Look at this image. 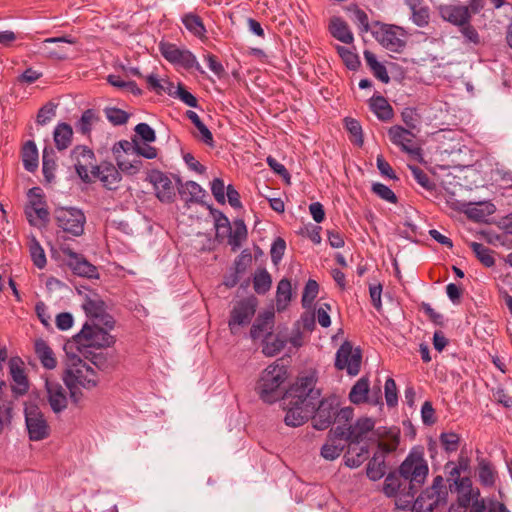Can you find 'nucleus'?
<instances>
[{
    "mask_svg": "<svg viewBox=\"0 0 512 512\" xmlns=\"http://www.w3.org/2000/svg\"><path fill=\"white\" fill-rule=\"evenodd\" d=\"M316 379L313 374L305 375L287 391L284 401L287 413L284 421L287 426L298 427L313 414L320 391L315 389Z\"/></svg>",
    "mask_w": 512,
    "mask_h": 512,
    "instance_id": "f257e3e1",
    "label": "nucleus"
},
{
    "mask_svg": "<svg viewBox=\"0 0 512 512\" xmlns=\"http://www.w3.org/2000/svg\"><path fill=\"white\" fill-rule=\"evenodd\" d=\"M63 379L75 403H78L81 397V393L77 391L78 388L90 389L98 383V376L94 368L80 357L69 354Z\"/></svg>",
    "mask_w": 512,
    "mask_h": 512,
    "instance_id": "f03ea898",
    "label": "nucleus"
},
{
    "mask_svg": "<svg viewBox=\"0 0 512 512\" xmlns=\"http://www.w3.org/2000/svg\"><path fill=\"white\" fill-rule=\"evenodd\" d=\"M427 461L420 453H411L403 461L399 467V473L404 480V484L408 487L409 500L406 503H411L418 490L424 484L428 475Z\"/></svg>",
    "mask_w": 512,
    "mask_h": 512,
    "instance_id": "7ed1b4c3",
    "label": "nucleus"
},
{
    "mask_svg": "<svg viewBox=\"0 0 512 512\" xmlns=\"http://www.w3.org/2000/svg\"><path fill=\"white\" fill-rule=\"evenodd\" d=\"M113 328H107L100 322H85L80 332L73 336L72 343L77 350L84 353L87 348H107L115 343V337L110 334Z\"/></svg>",
    "mask_w": 512,
    "mask_h": 512,
    "instance_id": "20e7f679",
    "label": "nucleus"
},
{
    "mask_svg": "<svg viewBox=\"0 0 512 512\" xmlns=\"http://www.w3.org/2000/svg\"><path fill=\"white\" fill-rule=\"evenodd\" d=\"M287 379V369L284 365L274 363L262 373L257 384L260 398L267 403H273L280 397V387Z\"/></svg>",
    "mask_w": 512,
    "mask_h": 512,
    "instance_id": "39448f33",
    "label": "nucleus"
},
{
    "mask_svg": "<svg viewBox=\"0 0 512 512\" xmlns=\"http://www.w3.org/2000/svg\"><path fill=\"white\" fill-rule=\"evenodd\" d=\"M448 490L442 476H436L432 486L423 491L413 502V512H440L447 503Z\"/></svg>",
    "mask_w": 512,
    "mask_h": 512,
    "instance_id": "423d86ee",
    "label": "nucleus"
},
{
    "mask_svg": "<svg viewBox=\"0 0 512 512\" xmlns=\"http://www.w3.org/2000/svg\"><path fill=\"white\" fill-rule=\"evenodd\" d=\"M56 224L64 232L80 236L84 232L86 217L82 210L74 207H59L54 211Z\"/></svg>",
    "mask_w": 512,
    "mask_h": 512,
    "instance_id": "0eeeda50",
    "label": "nucleus"
},
{
    "mask_svg": "<svg viewBox=\"0 0 512 512\" xmlns=\"http://www.w3.org/2000/svg\"><path fill=\"white\" fill-rule=\"evenodd\" d=\"M25 424L31 441H40L49 436L50 428L41 409L34 403H26Z\"/></svg>",
    "mask_w": 512,
    "mask_h": 512,
    "instance_id": "6e6552de",
    "label": "nucleus"
},
{
    "mask_svg": "<svg viewBox=\"0 0 512 512\" xmlns=\"http://www.w3.org/2000/svg\"><path fill=\"white\" fill-rule=\"evenodd\" d=\"M256 307L257 299L255 297L245 298L234 305L228 322L232 334H237L240 328L250 324L255 315Z\"/></svg>",
    "mask_w": 512,
    "mask_h": 512,
    "instance_id": "1a4fd4ad",
    "label": "nucleus"
},
{
    "mask_svg": "<svg viewBox=\"0 0 512 512\" xmlns=\"http://www.w3.org/2000/svg\"><path fill=\"white\" fill-rule=\"evenodd\" d=\"M390 141L400 149L417 159L421 157V148L417 145L416 134L400 125H394L388 129Z\"/></svg>",
    "mask_w": 512,
    "mask_h": 512,
    "instance_id": "9d476101",
    "label": "nucleus"
},
{
    "mask_svg": "<svg viewBox=\"0 0 512 512\" xmlns=\"http://www.w3.org/2000/svg\"><path fill=\"white\" fill-rule=\"evenodd\" d=\"M373 428L374 421L371 418L363 417L353 425H337L333 428V434L336 437H344L349 444H358Z\"/></svg>",
    "mask_w": 512,
    "mask_h": 512,
    "instance_id": "9b49d317",
    "label": "nucleus"
},
{
    "mask_svg": "<svg viewBox=\"0 0 512 512\" xmlns=\"http://www.w3.org/2000/svg\"><path fill=\"white\" fill-rule=\"evenodd\" d=\"M512 267V253H509L503 263H500L495 270V281L500 296L504 299L505 305L512 313V277L510 268Z\"/></svg>",
    "mask_w": 512,
    "mask_h": 512,
    "instance_id": "f8f14e48",
    "label": "nucleus"
},
{
    "mask_svg": "<svg viewBox=\"0 0 512 512\" xmlns=\"http://www.w3.org/2000/svg\"><path fill=\"white\" fill-rule=\"evenodd\" d=\"M361 353L358 349L353 350L350 342L345 341L337 350L335 367L338 370H346L351 376H355L360 371Z\"/></svg>",
    "mask_w": 512,
    "mask_h": 512,
    "instance_id": "ddd939ff",
    "label": "nucleus"
},
{
    "mask_svg": "<svg viewBox=\"0 0 512 512\" xmlns=\"http://www.w3.org/2000/svg\"><path fill=\"white\" fill-rule=\"evenodd\" d=\"M82 307L88 317L86 322H100L107 328H114L115 321L113 317L106 313L105 303L97 295L87 297Z\"/></svg>",
    "mask_w": 512,
    "mask_h": 512,
    "instance_id": "4468645a",
    "label": "nucleus"
},
{
    "mask_svg": "<svg viewBox=\"0 0 512 512\" xmlns=\"http://www.w3.org/2000/svg\"><path fill=\"white\" fill-rule=\"evenodd\" d=\"M314 415L312 416V425L317 430L327 429L336 415V399L327 398L316 402Z\"/></svg>",
    "mask_w": 512,
    "mask_h": 512,
    "instance_id": "2eb2a0df",
    "label": "nucleus"
},
{
    "mask_svg": "<svg viewBox=\"0 0 512 512\" xmlns=\"http://www.w3.org/2000/svg\"><path fill=\"white\" fill-rule=\"evenodd\" d=\"M62 253L66 264L74 274L81 277L98 278L97 268L88 262L83 255L74 252L70 248H63Z\"/></svg>",
    "mask_w": 512,
    "mask_h": 512,
    "instance_id": "dca6fc26",
    "label": "nucleus"
},
{
    "mask_svg": "<svg viewBox=\"0 0 512 512\" xmlns=\"http://www.w3.org/2000/svg\"><path fill=\"white\" fill-rule=\"evenodd\" d=\"M401 28L392 25H385L376 32V39L387 50L391 52H401L406 41Z\"/></svg>",
    "mask_w": 512,
    "mask_h": 512,
    "instance_id": "f3484780",
    "label": "nucleus"
},
{
    "mask_svg": "<svg viewBox=\"0 0 512 512\" xmlns=\"http://www.w3.org/2000/svg\"><path fill=\"white\" fill-rule=\"evenodd\" d=\"M156 197L163 203H171L175 197V189L170 178L159 170H152L148 175Z\"/></svg>",
    "mask_w": 512,
    "mask_h": 512,
    "instance_id": "a211bd4d",
    "label": "nucleus"
},
{
    "mask_svg": "<svg viewBox=\"0 0 512 512\" xmlns=\"http://www.w3.org/2000/svg\"><path fill=\"white\" fill-rule=\"evenodd\" d=\"M71 158L75 161V169L78 176L84 182H90L89 169H92L94 152L87 146H76L71 152Z\"/></svg>",
    "mask_w": 512,
    "mask_h": 512,
    "instance_id": "6ab92c4d",
    "label": "nucleus"
},
{
    "mask_svg": "<svg viewBox=\"0 0 512 512\" xmlns=\"http://www.w3.org/2000/svg\"><path fill=\"white\" fill-rule=\"evenodd\" d=\"M90 173L92 177L99 179L103 186L109 190L117 189L121 181L120 172L110 162H102L99 165L92 166Z\"/></svg>",
    "mask_w": 512,
    "mask_h": 512,
    "instance_id": "aec40b11",
    "label": "nucleus"
},
{
    "mask_svg": "<svg viewBox=\"0 0 512 512\" xmlns=\"http://www.w3.org/2000/svg\"><path fill=\"white\" fill-rule=\"evenodd\" d=\"M439 13L443 20L459 27L468 24L471 20L469 7L464 5H443L439 8Z\"/></svg>",
    "mask_w": 512,
    "mask_h": 512,
    "instance_id": "412c9836",
    "label": "nucleus"
},
{
    "mask_svg": "<svg viewBox=\"0 0 512 512\" xmlns=\"http://www.w3.org/2000/svg\"><path fill=\"white\" fill-rule=\"evenodd\" d=\"M455 209L464 212L468 218L475 221H484L495 212V206L490 202H457Z\"/></svg>",
    "mask_w": 512,
    "mask_h": 512,
    "instance_id": "4be33fe9",
    "label": "nucleus"
},
{
    "mask_svg": "<svg viewBox=\"0 0 512 512\" xmlns=\"http://www.w3.org/2000/svg\"><path fill=\"white\" fill-rule=\"evenodd\" d=\"M47 398L54 413H60L66 409L68 404L65 388L54 381H46Z\"/></svg>",
    "mask_w": 512,
    "mask_h": 512,
    "instance_id": "5701e85b",
    "label": "nucleus"
},
{
    "mask_svg": "<svg viewBox=\"0 0 512 512\" xmlns=\"http://www.w3.org/2000/svg\"><path fill=\"white\" fill-rule=\"evenodd\" d=\"M10 375L13 380L12 390L18 395H23L28 390V380L20 365L19 359L12 358L9 360Z\"/></svg>",
    "mask_w": 512,
    "mask_h": 512,
    "instance_id": "b1692460",
    "label": "nucleus"
},
{
    "mask_svg": "<svg viewBox=\"0 0 512 512\" xmlns=\"http://www.w3.org/2000/svg\"><path fill=\"white\" fill-rule=\"evenodd\" d=\"M408 487L404 484V480L401 478L400 474H389L384 482L383 492L388 497L399 496L400 498H404V501L409 500V492L407 491Z\"/></svg>",
    "mask_w": 512,
    "mask_h": 512,
    "instance_id": "393cba45",
    "label": "nucleus"
},
{
    "mask_svg": "<svg viewBox=\"0 0 512 512\" xmlns=\"http://www.w3.org/2000/svg\"><path fill=\"white\" fill-rule=\"evenodd\" d=\"M274 327V314L272 312H265L260 314L253 323L250 336L253 340L259 339L272 333Z\"/></svg>",
    "mask_w": 512,
    "mask_h": 512,
    "instance_id": "a878e982",
    "label": "nucleus"
},
{
    "mask_svg": "<svg viewBox=\"0 0 512 512\" xmlns=\"http://www.w3.org/2000/svg\"><path fill=\"white\" fill-rule=\"evenodd\" d=\"M342 440H344V437H336L333 434V429H331L326 443L321 448V456L330 461L338 458L345 448Z\"/></svg>",
    "mask_w": 512,
    "mask_h": 512,
    "instance_id": "bb28decb",
    "label": "nucleus"
},
{
    "mask_svg": "<svg viewBox=\"0 0 512 512\" xmlns=\"http://www.w3.org/2000/svg\"><path fill=\"white\" fill-rule=\"evenodd\" d=\"M35 353L40 360L42 366L48 370H52L57 366V360L53 350L43 339L35 341Z\"/></svg>",
    "mask_w": 512,
    "mask_h": 512,
    "instance_id": "cd10ccee",
    "label": "nucleus"
},
{
    "mask_svg": "<svg viewBox=\"0 0 512 512\" xmlns=\"http://www.w3.org/2000/svg\"><path fill=\"white\" fill-rule=\"evenodd\" d=\"M369 455L367 446H358V444H349L348 450L344 456L345 465L349 468L359 467Z\"/></svg>",
    "mask_w": 512,
    "mask_h": 512,
    "instance_id": "c85d7f7f",
    "label": "nucleus"
},
{
    "mask_svg": "<svg viewBox=\"0 0 512 512\" xmlns=\"http://www.w3.org/2000/svg\"><path fill=\"white\" fill-rule=\"evenodd\" d=\"M386 473L385 451L374 454L366 469L367 477L372 481L381 479Z\"/></svg>",
    "mask_w": 512,
    "mask_h": 512,
    "instance_id": "c756f323",
    "label": "nucleus"
},
{
    "mask_svg": "<svg viewBox=\"0 0 512 512\" xmlns=\"http://www.w3.org/2000/svg\"><path fill=\"white\" fill-rule=\"evenodd\" d=\"M455 491L459 493L458 501L456 504L464 505V508L468 509L470 504L473 502L478 492H475L471 486V480L464 477L462 480L455 481Z\"/></svg>",
    "mask_w": 512,
    "mask_h": 512,
    "instance_id": "7c9ffc66",
    "label": "nucleus"
},
{
    "mask_svg": "<svg viewBox=\"0 0 512 512\" xmlns=\"http://www.w3.org/2000/svg\"><path fill=\"white\" fill-rule=\"evenodd\" d=\"M329 30L332 36L337 40L345 44H350L353 42V34L350 31L347 23L341 18L333 17L330 20Z\"/></svg>",
    "mask_w": 512,
    "mask_h": 512,
    "instance_id": "2f4dec72",
    "label": "nucleus"
},
{
    "mask_svg": "<svg viewBox=\"0 0 512 512\" xmlns=\"http://www.w3.org/2000/svg\"><path fill=\"white\" fill-rule=\"evenodd\" d=\"M229 231L228 243L233 251L238 250L247 238V227L243 220L237 219L233 222Z\"/></svg>",
    "mask_w": 512,
    "mask_h": 512,
    "instance_id": "473e14b6",
    "label": "nucleus"
},
{
    "mask_svg": "<svg viewBox=\"0 0 512 512\" xmlns=\"http://www.w3.org/2000/svg\"><path fill=\"white\" fill-rule=\"evenodd\" d=\"M60 42H62V43H69V44H74L75 43L74 39H72L70 37H67V36L52 37V38L45 39L41 43V45L39 47V50H40L41 53L45 54L49 58L63 60V59L66 58V54L63 51L53 50V48L49 47V44L60 43Z\"/></svg>",
    "mask_w": 512,
    "mask_h": 512,
    "instance_id": "72a5a7b5",
    "label": "nucleus"
},
{
    "mask_svg": "<svg viewBox=\"0 0 512 512\" xmlns=\"http://www.w3.org/2000/svg\"><path fill=\"white\" fill-rule=\"evenodd\" d=\"M370 109L382 121H388L393 117V109L383 96H373L369 101Z\"/></svg>",
    "mask_w": 512,
    "mask_h": 512,
    "instance_id": "f704fd0d",
    "label": "nucleus"
},
{
    "mask_svg": "<svg viewBox=\"0 0 512 512\" xmlns=\"http://www.w3.org/2000/svg\"><path fill=\"white\" fill-rule=\"evenodd\" d=\"M179 193L186 202H200L206 195L205 190L194 181L183 184Z\"/></svg>",
    "mask_w": 512,
    "mask_h": 512,
    "instance_id": "c9c22d12",
    "label": "nucleus"
},
{
    "mask_svg": "<svg viewBox=\"0 0 512 512\" xmlns=\"http://www.w3.org/2000/svg\"><path fill=\"white\" fill-rule=\"evenodd\" d=\"M73 130L67 123H60L54 130V142L58 150L67 149L72 141Z\"/></svg>",
    "mask_w": 512,
    "mask_h": 512,
    "instance_id": "e433bc0d",
    "label": "nucleus"
},
{
    "mask_svg": "<svg viewBox=\"0 0 512 512\" xmlns=\"http://www.w3.org/2000/svg\"><path fill=\"white\" fill-rule=\"evenodd\" d=\"M22 161L24 168L34 172L38 167V150L33 141H27L22 148Z\"/></svg>",
    "mask_w": 512,
    "mask_h": 512,
    "instance_id": "4c0bfd02",
    "label": "nucleus"
},
{
    "mask_svg": "<svg viewBox=\"0 0 512 512\" xmlns=\"http://www.w3.org/2000/svg\"><path fill=\"white\" fill-rule=\"evenodd\" d=\"M369 380L366 377H361L351 388L349 393V400L354 404H361L368 400L369 394Z\"/></svg>",
    "mask_w": 512,
    "mask_h": 512,
    "instance_id": "58836bf2",
    "label": "nucleus"
},
{
    "mask_svg": "<svg viewBox=\"0 0 512 512\" xmlns=\"http://www.w3.org/2000/svg\"><path fill=\"white\" fill-rule=\"evenodd\" d=\"M182 23L194 36L198 38L205 37L206 28L202 19L198 15L194 13H187L182 17Z\"/></svg>",
    "mask_w": 512,
    "mask_h": 512,
    "instance_id": "ea45409f",
    "label": "nucleus"
},
{
    "mask_svg": "<svg viewBox=\"0 0 512 512\" xmlns=\"http://www.w3.org/2000/svg\"><path fill=\"white\" fill-rule=\"evenodd\" d=\"M56 166L53 149L45 147L42 155V172L46 182L51 183L54 181Z\"/></svg>",
    "mask_w": 512,
    "mask_h": 512,
    "instance_id": "a19ab883",
    "label": "nucleus"
},
{
    "mask_svg": "<svg viewBox=\"0 0 512 512\" xmlns=\"http://www.w3.org/2000/svg\"><path fill=\"white\" fill-rule=\"evenodd\" d=\"M286 345V340L272 333L263 339L262 352L268 357L278 354Z\"/></svg>",
    "mask_w": 512,
    "mask_h": 512,
    "instance_id": "79ce46f5",
    "label": "nucleus"
},
{
    "mask_svg": "<svg viewBox=\"0 0 512 512\" xmlns=\"http://www.w3.org/2000/svg\"><path fill=\"white\" fill-rule=\"evenodd\" d=\"M99 120L95 111L92 109H87L82 113L81 118L75 124V128L77 132L83 135H89L93 125Z\"/></svg>",
    "mask_w": 512,
    "mask_h": 512,
    "instance_id": "37998d69",
    "label": "nucleus"
},
{
    "mask_svg": "<svg viewBox=\"0 0 512 512\" xmlns=\"http://www.w3.org/2000/svg\"><path fill=\"white\" fill-rule=\"evenodd\" d=\"M291 283L288 279H282L277 285L276 301L277 309L283 310L291 300Z\"/></svg>",
    "mask_w": 512,
    "mask_h": 512,
    "instance_id": "c03bdc74",
    "label": "nucleus"
},
{
    "mask_svg": "<svg viewBox=\"0 0 512 512\" xmlns=\"http://www.w3.org/2000/svg\"><path fill=\"white\" fill-rule=\"evenodd\" d=\"M29 252L34 265L43 269L47 263L44 249L35 237H32L29 241Z\"/></svg>",
    "mask_w": 512,
    "mask_h": 512,
    "instance_id": "a18cd8bd",
    "label": "nucleus"
},
{
    "mask_svg": "<svg viewBox=\"0 0 512 512\" xmlns=\"http://www.w3.org/2000/svg\"><path fill=\"white\" fill-rule=\"evenodd\" d=\"M174 64L180 65V66L184 67L185 69L195 68L200 73H204V71H203L202 67L200 66V64L198 63L195 55L186 49L180 50L178 57Z\"/></svg>",
    "mask_w": 512,
    "mask_h": 512,
    "instance_id": "49530a36",
    "label": "nucleus"
},
{
    "mask_svg": "<svg viewBox=\"0 0 512 512\" xmlns=\"http://www.w3.org/2000/svg\"><path fill=\"white\" fill-rule=\"evenodd\" d=\"M411 20L418 27H426L430 22V10L429 7L424 5V2L419 4L417 8L410 9Z\"/></svg>",
    "mask_w": 512,
    "mask_h": 512,
    "instance_id": "de8ad7c7",
    "label": "nucleus"
},
{
    "mask_svg": "<svg viewBox=\"0 0 512 512\" xmlns=\"http://www.w3.org/2000/svg\"><path fill=\"white\" fill-rule=\"evenodd\" d=\"M470 248L474 252L477 259L486 267H490L494 264V258L489 248L478 242H471Z\"/></svg>",
    "mask_w": 512,
    "mask_h": 512,
    "instance_id": "09e8293b",
    "label": "nucleus"
},
{
    "mask_svg": "<svg viewBox=\"0 0 512 512\" xmlns=\"http://www.w3.org/2000/svg\"><path fill=\"white\" fill-rule=\"evenodd\" d=\"M414 180L425 190L432 191L435 189V183L431 180L429 175L420 167L415 165H408Z\"/></svg>",
    "mask_w": 512,
    "mask_h": 512,
    "instance_id": "8fccbe9b",
    "label": "nucleus"
},
{
    "mask_svg": "<svg viewBox=\"0 0 512 512\" xmlns=\"http://www.w3.org/2000/svg\"><path fill=\"white\" fill-rule=\"evenodd\" d=\"M146 81L148 88L157 94H161L162 92H168L169 94H172L173 84L168 80H161L157 75L150 74L146 77Z\"/></svg>",
    "mask_w": 512,
    "mask_h": 512,
    "instance_id": "3c124183",
    "label": "nucleus"
},
{
    "mask_svg": "<svg viewBox=\"0 0 512 512\" xmlns=\"http://www.w3.org/2000/svg\"><path fill=\"white\" fill-rule=\"evenodd\" d=\"M271 283V276L266 270L256 273L253 279V287L258 294H265L270 289Z\"/></svg>",
    "mask_w": 512,
    "mask_h": 512,
    "instance_id": "603ef678",
    "label": "nucleus"
},
{
    "mask_svg": "<svg viewBox=\"0 0 512 512\" xmlns=\"http://www.w3.org/2000/svg\"><path fill=\"white\" fill-rule=\"evenodd\" d=\"M319 292L318 283L309 279L304 287L303 295H302V305L304 308H310L317 297Z\"/></svg>",
    "mask_w": 512,
    "mask_h": 512,
    "instance_id": "864d4df0",
    "label": "nucleus"
},
{
    "mask_svg": "<svg viewBox=\"0 0 512 512\" xmlns=\"http://www.w3.org/2000/svg\"><path fill=\"white\" fill-rule=\"evenodd\" d=\"M25 215L31 225H37L38 222H48L49 212L46 206L40 208H25Z\"/></svg>",
    "mask_w": 512,
    "mask_h": 512,
    "instance_id": "5fc2aeb1",
    "label": "nucleus"
},
{
    "mask_svg": "<svg viewBox=\"0 0 512 512\" xmlns=\"http://www.w3.org/2000/svg\"><path fill=\"white\" fill-rule=\"evenodd\" d=\"M337 52L349 69H357V67L360 64V61L356 54H354L347 47L344 46H337Z\"/></svg>",
    "mask_w": 512,
    "mask_h": 512,
    "instance_id": "6e6d98bb",
    "label": "nucleus"
},
{
    "mask_svg": "<svg viewBox=\"0 0 512 512\" xmlns=\"http://www.w3.org/2000/svg\"><path fill=\"white\" fill-rule=\"evenodd\" d=\"M345 126L348 132L354 137L353 142L356 145L361 146L363 144V135L360 123L353 118H346Z\"/></svg>",
    "mask_w": 512,
    "mask_h": 512,
    "instance_id": "4d7b16f0",
    "label": "nucleus"
},
{
    "mask_svg": "<svg viewBox=\"0 0 512 512\" xmlns=\"http://www.w3.org/2000/svg\"><path fill=\"white\" fill-rule=\"evenodd\" d=\"M478 477L485 486H492L495 482V472L488 463H481L479 465Z\"/></svg>",
    "mask_w": 512,
    "mask_h": 512,
    "instance_id": "13d9d810",
    "label": "nucleus"
},
{
    "mask_svg": "<svg viewBox=\"0 0 512 512\" xmlns=\"http://www.w3.org/2000/svg\"><path fill=\"white\" fill-rule=\"evenodd\" d=\"M372 191L377 196H379L381 199L389 202V203H396L397 197L395 193L386 185L382 183H374L372 185Z\"/></svg>",
    "mask_w": 512,
    "mask_h": 512,
    "instance_id": "bf43d9fd",
    "label": "nucleus"
},
{
    "mask_svg": "<svg viewBox=\"0 0 512 512\" xmlns=\"http://www.w3.org/2000/svg\"><path fill=\"white\" fill-rule=\"evenodd\" d=\"M105 115L113 125H123L129 117L125 111L114 107L105 109Z\"/></svg>",
    "mask_w": 512,
    "mask_h": 512,
    "instance_id": "052dcab7",
    "label": "nucleus"
},
{
    "mask_svg": "<svg viewBox=\"0 0 512 512\" xmlns=\"http://www.w3.org/2000/svg\"><path fill=\"white\" fill-rule=\"evenodd\" d=\"M137 149V141L133 140L130 142L128 140H122L117 142L113 147V154L115 157L117 155H121V152L125 153L127 156H134V153Z\"/></svg>",
    "mask_w": 512,
    "mask_h": 512,
    "instance_id": "680f3d73",
    "label": "nucleus"
},
{
    "mask_svg": "<svg viewBox=\"0 0 512 512\" xmlns=\"http://www.w3.org/2000/svg\"><path fill=\"white\" fill-rule=\"evenodd\" d=\"M440 442L447 452H454L458 449L459 436L454 432L442 433Z\"/></svg>",
    "mask_w": 512,
    "mask_h": 512,
    "instance_id": "e2e57ef3",
    "label": "nucleus"
},
{
    "mask_svg": "<svg viewBox=\"0 0 512 512\" xmlns=\"http://www.w3.org/2000/svg\"><path fill=\"white\" fill-rule=\"evenodd\" d=\"M171 95L179 98L183 103L190 107L196 108L198 106L197 98L187 91L182 85H178L177 89L172 92Z\"/></svg>",
    "mask_w": 512,
    "mask_h": 512,
    "instance_id": "0e129e2a",
    "label": "nucleus"
},
{
    "mask_svg": "<svg viewBox=\"0 0 512 512\" xmlns=\"http://www.w3.org/2000/svg\"><path fill=\"white\" fill-rule=\"evenodd\" d=\"M402 120L408 130H417L419 124V115L413 108H405L401 114Z\"/></svg>",
    "mask_w": 512,
    "mask_h": 512,
    "instance_id": "69168bd1",
    "label": "nucleus"
},
{
    "mask_svg": "<svg viewBox=\"0 0 512 512\" xmlns=\"http://www.w3.org/2000/svg\"><path fill=\"white\" fill-rule=\"evenodd\" d=\"M159 50L167 61L174 64L181 49L175 44L162 42L159 45Z\"/></svg>",
    "mask_w": 512,
    "mask_h": 512,
    "instance_id": "338daca9",
    "label": "nucleus"
},
{
    "mask_svg": "<svg viewBox=\"0 0 512 512\" xmlns=\"http://www.w3.org/2000/svg\"><path fill=\"white\" fill-rule=\"evenodd\" d=\"M385 399L388 406L393 407L397 404V387L394 379L388 378L385 382Z\"/></svg>",
    "mask_w": 512,
    "mask_h": 512,
    "instance_id": "774afa93",
    "label": "nucleus"
}]
</instances>
